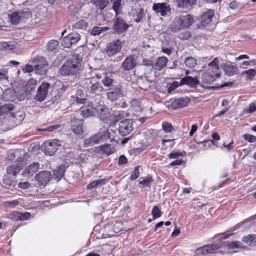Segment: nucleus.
<instances>
[{"label":"nucleus","instance_id":"obj_1","mask_svg":"<svg viewBox=\"0 0 256 256\" xmlns=\"http://www.w3.org/2000/svg\"><path fill=\"white\" fill-rule=\"evenodd\" d=\"M82 62V60L76 55L72 60L64 62L60 68V72L62 76L76 75L80 70Z\"/></svg>","mask_w":256,"mask_h":256},{"label":"nucleus","instance_id":"obj_2","mask_svg":"<svg viewBox=\"0 0 256 256\" xmlns=\"http://www.w3.org/2000/svg\"><path fill=\"white\" fill-rule=\"evenodd\" d=\"M194 22V18L190 14H180L174 18L171 26V30L174 32H178L190 28Z\"/></svg>","mask_w":256,"mask_h":256},{"label":"nucleus","instance_id":"obj_3","mask_svg":"<svg viewBox=\"0 0 256 256\" xmlns=\"http://www.w3.org/2000/svg\"><path fill=\"white\" fill-rule=\"evenodd\" d=\"M111 138V134L108 130H100L98 132L86 139L84 144L86 147L102 143Z\"/></svg>","mask_w":256,"mask_h":256},{"label":"nucleus","instance_id":"obj_4","mask_svg":"<svg viewBox=\"0 0 256 256\" xmlns=\"http://www.w3.org/2000/svg\"><path fill=\"white\" fill-rule=\"evenodd\" d=\"M61 146L60 140L58 139H53L44 142L42 147L45 154L52 156L56 154Z\"/></svg>","mask_w":256,"mask_h":256},{"label":"nucleus","instance_id":"obj_5","mask_svg":"<svg viewBox=\"0 0 256 256\" xmlns=\"http://www.w3.org/2000/svg\"><path fill=\"white\" fill-rule=\"evenodd\" d=\"M84 84L86 90L92 94L100 92L103 89L100 84L94 77L86 78Z\"/></svg>","mask_w":256,"mask_h":256},{"label":"nucleus","instance_id":"obj_6","mask_svg":"<svg viewBox=\"0 0 256 256\" xmlns=\"http://www.w3.org/2000/svg\"><path fill=\"white\" fill-rule=\"evenodd\" d=\"M112 30L114 32L117 34L124 35L127 31L130 26L120 17L116 16L113 20Z\"/></svg>","mask_w":256,"mask_h":256},{"label":"nucleus","instance_id":"obj_7","mask_svg":"<svg viewBox=\"0 0 256 256\" xmlns=\"http://www.w3.org/2000/svg\"><path fill=\"white\" fill-rule=\"evenodd\" d=\"M190 102V99L188 97L179 98L174 100L172 99L167 102V107L171 110L182 108L188 106Z\"/></svg>","mask_w":256,"mask_h":256},{"label":"nucleus","instance_id":"obj_8","mask_svg":"<svg viewBox=\"0 0 256 256\" xmlns=\"http://www.w3.org/2000/svg\"><path fill=\"white\" fill-rule=\"evenodd\" d=\"M119 134L122 136L129 134L133 130V121L130 119H124L118 124V128Z\"/></svg>","mask_w":256,"mask_h":256},{"label":"nucleus","instance_id":"obj_9","mask_svg":"<svg viewBox=\"0 0 256 256\" xmlns=\"http://www.w3.org/2000/svg\"><path fill=\"white\" fill-rule=\"evenodd\" d=\"M122 48V42L120 40H114L108 44L106 49V54L109 57L114 56L120 52Z\"/></svg>","mask_w":256,"mask_h":256},{"label":"nucleus","instance_id":"obj_10","mask_svg":"<svg viewBox=\"0 0 256 256\" xmlns=\"http://www.w3.org/2000/svg\"><path fill=\"white\" fill-rule=\"evenodd\" d=\"M30 12L28 10L24 11L21 10L18 12H14L11 14H9L8 16L12 24H17L20 22L21 19L24 18H28L30 16Z\"/></svg>","mask_w":256,"mask_h":256},{"label":"nucleus","instance_id":"obj_11","mask_svg":"<svg viewBox=\"0 0 256 256\" xmlns=\"http://www.w3.org/2000/svg\"><path fill=\"white\" fill-rule=\"evenodd\" d=\"M24 158L22 156L18 158L14 163L7 166L6 172L14 176H16L22 170Z\"/></svg>","mask_w":256,"mask_h":256},{"label":"nucleus","instance_id":"obj_12","mask_svg":"<svg viewBox=\"0 0 256 256\" xmlns=\"http://www.w3.org/2000/svg\"><path fill=\"white\" fill-rule=\"evenodd\" d=\"M50 84L48 82H42L38 88L36 94L34 99L38 102H42L46 98Z\"/></svg>","mask_w":256,"mask_h":256},{"label":"nucleus","instance_id":"obj_13","mask_svg":"<svg viewBox=\"0 0 256 256\" xmlns=\"http://www.w3.org/2000/svg\"><path fill=\"white\" fill-rule=\"evenodd\" d=\"M152 10L162 16H166L171 13V8L166 3L161 2L154 4Z\"/></svg>","mask_w":256,"mask_h":256},{"label":"nucleus","instance_id":"obj_14","mask_svg":"<svg viewBox=\"0 0 256 256\" xmlns=\"http://www.w3.org/2000/svg\"><path fill=\"white\" fill-rule=\"evenodd\" d=\"M51 178L50 172L46 170L39 172L35 176V180L40 186H46Z\"/></svg>","mask_w":256,"mask_h":256},{"label":"nucleus","instance_id":"obj_15","mask_svg":"<svg viewBox=\"0 0 256 256\" xmlns=\"http://www.w3.org/2000/svg\"><path fill=\"white\" fill-rule=\"evenodd\" d=\"M110 91L106 94L108 98L111 102H114L118 98L122 96V92L120 86H116L110 90Z\"/></svg>","mask_w":256,"mask_h":256},{"label":"nucleus","instance_id":"obj_16","mask_svg":"<svg viewBox=\"0 0 256 256\" xmlns=\"http://www.w3.org/2000/svg\"><path fill=\"white\" fill-rule=\"evenodd\" d=\"M115 150L114 146L108 144H102L96 148L97 152L106 155V156H109L114 154Z\"/></svg>","mask_w":256,"mask_h":256},{"label":"nucleus","instance_id":"obj_17","mask_svg":"<svg viewBox=\"0 0 256 256\" xmlns=\"http://www.w3.org/2000/svg\"><path fill=\"white\" fill-rule=\"evenodd\" d=\"M214 10H209L202 14L200 22L202 26H207L211 22L214 16Z\"/></svg>","mask_w":256,"mask_h":256},{"label":"nucleus","instance_id":"obj_18","mask_svg":"<svg viewBox=\"0 0 256 256\" xmlns=\"http://www.w3.org/2000/svg\"><path fill=\"white\" fill-rule=\"evenodd\" d=\"M83 122L80 120L74 119L71 122V128L74 133L80 135L83 134Z\"/></svg>","mask_w":256,"mask_h":256},{"label":"nucleus","instance_id":"obj_19","mask_svg":"<svg viewBox=\"0 0 256 256\" xmlns=\"http://www.w3.org/2000/svg\"><path fill=\"white\" fill-rule=\"evenodd\" d=\"M223 70L225 74L228 76H231L238 74L239 70L237 66L232 64L231 62L226 63L224 66Z\"/></svg>","mask_w":256,"mask_h":256},{"label":"nucleus","instance_id":"obj_20","mask_svg":"<svg viewBox=\"0 0 256 256\" xmlns=\"http://www.w3.org/2000/svg\"><path fill=\"white\" fill-rule=\"evenodd\" d=\"M219 60L218 58H215L212 62H210L208 64V69H210L212 71V74H210V76L212 79L214 77L219 78L220 75L218 73L219 70Z\"/></svg>","mask_w":256,"mask_h":256},{"label":"nucleus","instance_id":"obj_21","mask_svg":"<svg viewBox=\"0 0 256 256\" xmlns=\"http://www.w3.org/2000/svg\"><path fill=\"white\" fill-rule=\"evenodd\" d=\"M40 168L38 162H33L28 166L23 172V175L26 176H30L36 174Z\"/></svg>","mask_w":256,"mask_h":256},{"label":"nucleus","instance_id":"obj_22","mask_svg":"<svg viewBox=\"0 0 256 256\" xmlns=\"http://www.w3.org/2000/svg\"><path fill=\"white\" fill-rule=\"evenodd\" d=\"M2 182L4 186L6 188H9L10 186L14 187L16 184V180L15 176H12L6 172V174L4 176Z\"/></svg>","mask_w":256,"mask_h":256},{"label":"nucleus","instance_id":"obj_23","mask_svg":"<svg viewBox=\"0 0 256 256\" xmlns=\"http://www.w3.org/2000/svg\"><path fill=\"white\" fill-rule=\"evenodd\" d=\"M180 83L182 84H186L191 88H196L199 82L196 77L192 78L188 76L182 78Z\"/></svg>","mask_w":256,"mask_h":256},{"label":"nucleus","instance_id":"obj_24","mask_svg":"<svg viewBox=\"0 0 256 256\" xmlns=\"http://www.w3.org/2000/svg\"><path fill=\"white\" fill-rule=\"evenodd\" d=\"M168 62V59L166 56H162L158 58L153 66V70H161L166 66Z\"/></svg>","mask_w":256,"mask_h":256},{"label":"nucleus","instance_id":"obj_25","mask_svg":"<svg viewBox=\"0 0 256 256\" xmlns=\"http://www.w3.org/2000/svg\"><path fill=\"white\" fill-rule=\"evenodd\" d=\"M136 62L133 56H129L122 62V67L126 70H132L136 66Z\"/></svg>","mask_w":256,"mask_h":256},{"label":"nucleus","instance_id":"obj_26","mask_svg":"<svg viewBox=\"0 0 256 256\" xmlns=\"http://www.w3.org/2000/svg\"><path fill=\"white\" fill-rule=\"evenodd\" d=\"M67 166L64 164L60 165L56 169L54 170V179L59 181L64 176L65 171Z\"/></svg>","mask_w":256,"mask_h":256},{"label":"nucleus","instance_id":"obj_27","mask_svg":"<svg viewBox=\"0 0 256 256\" xmlns=\"http://www.w3.org/2000/svg\"><path fill=\"white\" fill-rule=\"evenodd\" d=\"M110 180V178L94 180L87 186V188L88 190H92L97 188L99 186H103L108 182Z\"/></svg>","mask_w":256,"mask_h":256},{"label":"nucleus","instance_id":"obj_28","mask_svg":"<svg viewBox=\"0 0 256 256\" xmlns=\"http://www.w3.org/2000/svg\"><path fill=\"white\" fill-rule=\"evenodd\" d=\"M12 216L13 218L15 221H23L30 218V214L28 212H26L24 213L14 212L12 214Z\"/></svg>","mask_w":256,"mask_h":256},{"label":"nucleus","instance_id":"obj_29","mask_svg":"<svg viewBox=\"0 0 256 256\" xmlns=\"http://www.w3.org/2000/svg\"><path fill=\"white\" fill-rule=\"evenodd\" d=\"M238 229L237 226H234L230 229L220 234L218 236H216V238H218V240L221 241L223 240L227 239L229 238V236H232L234 233L233 232L236 230Z\"/></svg>","mask_w":256,"mask_h":256},{"label":"nucleus","instance_id":"obj_30","mask_svg":"<svg viewBox=\"0 0 256 256\" xmlns=\"http://www.w3.org/2000/svg\"><path fill=\"white\" fill-rule=\"evenodd\" d=\"M80 114L84 118L92 116L94 114V109L92 108L82 107L80 109Z\"/></svg>","mask_w":256,"mask_h":256},{"label":"nucleus","instance_id":"obj_31","mask_svg":"<svg viewBox=\"0 0 256 256\" xmlns=\"http://www.w3.org/2000/svg\"><path fill=\"white\" fill-rule=\"evenodd\" d=\"M226 246L228 250L243 248L244 246L240 241L226 242Z\"/></svg>","mask_w":256,"mask_h":256},{"label":"nucleus","instance_id":"obj_32","mask_svg":"<svg viewBox=\"0 0 256 256\" xmlns=\"http://www.w3.org/2000/svg\"><path fill=\"white\" fill-rule=\"evenodd\" d=\"M14 105L12 104H6L0 106V116H4L13 110Z\"/></svg>","mask_w":256,"mask_h":256},{"label":"nucleus","instance_id":"obj_33","mask_svg":"<svg viewBox=\"0 0 256 256\" xmlns=\"http://www.w3.org/2000/svg\"><path fill=\"white\" fill-rule=\"evenodd\" d=\"M88 26V22L84 20H80L72 25V29L86 30Z\"/></svg>","mask_w":256,"mask_h":256},{"label":"nucleus","instance_id":"obj_34","mask_svg":"<svg viewBox=\"0 0 256 256\" xmlns=\"http://www.w3.org/2000/svg\"><path fill=\"white\" fill-rule=\"evenodd\" d=\"M196 0H176L178 7L187 8L194 5Z\"/></svg>","mask_w":256,"mask_h":256},{"label":"nucleus","instance_id":"obj_35","mask_svg":"<svg viewBox=\"0 0 256 256\" xmlns=\"http://www.w3.org/2000/svg\"><path fill=\"white\" fill-rule=\"evenodd\" d=\"M8 70L6 68H0V82L4 84L8 83Z\"/></svg>","mask_w":256,"mask_h":256},{"label":"nucleus","instance_id":"obj_36","mask_svg":"<svg viewBox=\"0 0 256 256\" xmlns=\"http://www.w3.org/2000/svg\"><path fill=\"white\" fill-rule=\"evenodd\" d=\"M242 241L244 243L251 246L256 242V234H250L244 236L242 238Z\"/></svg>","mask_w":256,"mask_h":256},{"label":"nucleus","instance_id":"obj_37","mask_svg":"<svg viewBox=\"0 0 256 256\" xmlns=\"http://www.w3.org/2000/svg\"><path fill=\"white\" fill-rule=\"evenodd\" d=\"M103 85L106 88H110L114 86V80L111 76L106 74L102 80Z\"/></svg>","mask_w":256,"mask_h":256},{"label":"nucleus","instance_id":"obj_38","mask_svg":"<svg viewBox=\"0 0 256 256\" xmlns=\"http://www.w3.org/2000/svg\"><path fill=\"white\" fill-rule=\"evenodd\" d=\"M14 92L10 90H6L2 95V98L4 101H12L14 98Z\"/></svg>","mask_w":256,"mask_h":256},{"label":"nucleus","instance_id":"obj_39","mask_svg":"<svg viewBox=\"0 0 256 256\" xmlns=\"http://www.w3.org/2000/svg\"><path fill=\"white\" fill-rule=\"evenodd\" d=\"M195 253L198 256L205 255L209 254H212L208 244L205 245L196 249Z\"/></svg>","mask_w":256,"mask_h":256},{"label":"nucleus","instance_id":"obj_40","mask_svg":"<svg viewBox=\"0 0 256 256\" xmlns=\"http://www.w3.org/2000/svg\"><path fill=\"white\" fill-rule=\"evenodd\" d=\"M122 0H114L113 2L112 8L116 13V17L121 13L122 6L121 4Z\"/></svg>","mask_w":256,"mask_h":256},{"label":"nucleus","instance_id":"obj_41","mask_svg":"<svg viewBox=\"0 0 256 256\" xmlns=\"http://www.w3.org/2000/svg\"><path fill=\"white\" fill-rule=\"evenodd\" d=\"M140 179L142 180L139 182V184L142 185L144 188H150V184L153 182L151 176H149L146 177H142Z\"/></svg>","mask_w":256,"mask_h":256},{"label":"nucleus","instance_id":"obj_42","mask_svg":"<svg viewBox=\"0 0 256 256\" xmlns=\"http://www.w3.org/2000/svg\"><path fill=\"white\" fill-rule=\"evenodd\" d=\"M96 7L100 10H103L109 3L108 0H94Z\"/></svg>","mask_w":256,"mask_h":256},{"label":"nucleus","instance_id":"obj_43","mask_svg":"<svg viewBox=\"0 0 256 256\" xmlns=\"http://www.w3.org/2000/svg\"><path fill=\"white\" fill-rule=\"evenodd\" d=\"M47 66V64H38L34 66V69L37 73L42 75L46 74Z\"/></svg>","mask_w":256,"mask_h":256},{"label":"nucleus","instance_id":"obj_44","mask_svg":"<svg viewBox=\"0 0 256 256\" xmlns=\"http://www.w3.org/2000/svg\"><path fill=\"white\" fill-rule=\"evenodd\" d=\"M72 45H75L80 39V34L77 32H72L68 34Z\"/></svg>","mask_w":256,"mask_h":256},{"label":"nucleus","instance_id":"obj_45","mask_svg":"<svg viewBox=\"0 0 256 256\" xmlns=\"http://www.w3.org/2000/svg\"><path fill=\"white\" fill-rule=\"evenodd\" d=\"M58 45V42L56 40H52L47 44V49L49 52H54L56 50Z\"/></svg>","mask_w":256,"mask_h":256},{"label":"nucleus","instance_id":"obj_46","mask_svg":"<svg viewBox=\"0 0 256 256\" xmlns=\"http://www.w3.org/2000/svg\"><path fill=\"white\" fill-rule=\"evenodd\" d=\"M162 129L166 133H170L174 130V128L172 125L166 121L162 123Z\"/></svg>","mask_w":256,"mask_h":256},{"label":"nucleus","instance_id":"obj_47","mask_svg":"<svg viewBox=\"0 0 256 256\" xmlns=\"http://www.w3.org/2000/svg\"><path fill=\"white\" fill-rule=\"evenodd\" d=\"M151 214L154 220L160 218L162 216V212L157 206L152 207Z\"/></svg>","mask_w":256,"mask_h":256},{"label":"nucleus","instance_id":"obj_48","mask_svg":"<svg viewBox=\"0 0 256 256\" xmlns=\"http://www.w3.org/2000/svg\"><path fill=\"white\" fill-rule=\"evenodd\" d=\"M14 46L10 42H0V49L5 51H8L14 48Z\"/></svg>","mask_w":256,"mask_h":256},{"label":"nucleus","instance_id":"obj_49","mask_svg":"<svg viewBox=\"0 0 256 256\" xmlns=\"http://www.w3.org/2000/svg\"><path fill=\"white\" fill-rule=\"evenodd\" d=\"M184 63L186 66L192 68L196 64V61L195 58L192 57H188L185 59Z\"/></svg>","mask_w":256,"mask_h":256},{"label":"nucleus","instance_id":"obj_50","mask_svg":"<svg viewBox=\"0 0 256 256\" xmlns=\"http://www.w3.org/2000/svg\"><path fill=\"white\" fill-rule=\"evenodd\" d=\"M114 115L116 120H120L128 116V114L122 110H116L114 112Z\"/></svg>","mask_w":256,"mask_h":256},{"label":"nucleus","instance_id":"obj_51","mask_svg":"<svg viewBox=\"0 0 256 256\" xmlns=\"http://www.w3.org/2000/svg\"><path fill=\"white\" fill-rule=\"evenodd\" d=\"M208 246L212 254L216 253L222 248V244L220 243H212Z\"/></svg>","mask_w":256,"mask_h":256},{"label":"nucleus","instance_id":"obj_52","mask_svg":"<svg viewBox=\"0 0 256 256\" xmlns=\"http://www.w3.org/2000/svg\"><path fill=\"white\" fill-rule=\"evenodd\" d=\"M184 153H185L184 152H178V151H172L171 152L170 154L168 155V156L170 159H176L178 158L179 157L183 156Z\"/></svg>","mask_w":256,"mask_h":256},{"label":"nucleus","instance_id":"obj_53","mask_svg":"<svg viewBox=\"0 0 256 256\" xmlns=\"http://www.w3.org/2000/svg\"><path fill=\"white\" fill-rule=\"evenodd\" d=\"M242 74H246L247 78L252 80L256 75V70L254 69H250L243 72Z\"/></svg>","mask_w":256,"mask_h":256},{"label":"nucleus","instance_id":"obj_54","mask_svg":"<svg viewBox=\"0 0 256 256\" xmlns=\"http://www.w3.org/2000/svg\"><path fill=\"white\" fill-rule=\"evenodd\" d=\"M62 44L64 48H70L72 47V45L68 34L63 38Z\"/></svg>","mask_w":256,"mask_h":256},{"label":"nucleus","instance_id":"obj_55","mask_svg":"<svg viewBox=\"0 0 256 256\" xmlns=\"http://www.w3.org/2000/svg\"><path fill=\"white\" fill-rule=\"evenodd\" d=\"M139 166L134 168V172L132 173L130 176V179L132 180H134L138 178L140 176Z\"/></svg>","mask_w":256,"mask_h":256},{"label":"nucleus","instance_id":"obj_56","mask_svg":"<svg viewBox=\"0 0 256 256\" xmlns=\"http://www.w3.org/2000/svg\"><path fill=\"white\" fill-rule=\"evenodd\" d=\"M243 138L249 142H256V136L250 134H244L242 136Z\"/></svg>","mask_w":256,"mask_h":256},{"label":"nucleus","instance_id":"obj_57","mask_svg":"<svg viewBox=\"0 0 256 256\" xmlns=\"http://www.w3.org/2000/svg\"><path fill=\"white\" fill-rule=\"evenodd\" d=\"M108 110V109L105 106H100L96 110L97 113L100 116H105L107 114Z\"/></svg>","mask_w":256,"mask_h":256},{"label":"nucleus","instance_id":"obj_58","mask_svg":"<svg viewBox=\"0 0 256 256\" xmlns=\"http://www.w3.org/2000/svg\"><path fill=\"white\" fill-rule=\"evenodd\" d=\"M128 163V158L126 157L124 155H120L118 158V166H123Z\"/></svg>","mask_w":256,"mask_h":256},{"label":"nucleus","instance_id":"obj_59","mask_svg":"<svg viewBox=\"0 0 256 256\" xmlns=\"http://www.w3.org/2000/svg\"><path fill=\"white\" fill-rule=\"evenodd\" d=\"M144 16V10L142 8H141L140 10V12L136 14V18H135L134 21L136 23L140 22L143 18Z\"/></svg>","mask_w":256,"mask_h":256},{"label":"nucleus","instance_id":"obj_60","mask_svg":"<svg viewBox=\"0 0 256 256\" xmlns=\"http://www.w3.org/2000/svg\"><path fill=\"white\" fill-rule=\"evenodd\" d=\"M198 144H202L203 147L205 148H210L212 144L213 141L212 140H204L203 142H200L198 143Z\"/></svg>","mask_w":256,"mask_h":256},{"label":"nucleus","instance_id":"obj_61","mask_svg":"<svg viewBox=\"0 0 256 256\" xmlns=\"http://www.w3.org/2000/svg\"><path fill=\"white\" fill-rule=\"evenodd\" d=\"M60 124H56L54 125L50 126L45 129H43L42 130L51 132H53L54 130L58 128H60Z\"/></svg>","mask_w":256,"mask_h":256},{"label":"nucleus","instance_id":"obj_62","mask_svg":"<svg viewBox=\"0 0 256 256\" xmlns=\"http://www.w3.org/2000/svg\"><path fill=\"white\" fill-rule=\"evenodd\" d=\"M101 28L99 26H94L91 30V34L92 36H97L101 34Z\"/></svg>","mask_w":256,"mask_h":256},{"label":"nucleus","instance_id":"obj_63","mask_svg":"<svg viewBox=\"0 0 256 256\" xmlns=\"http://www.w3.org/2000/svg\"><path fill=\"white\" fill-rule=\"evenodd\" d=\"M182 162H183V160L182 158L176 159V160L171 162L169 166L172 167L178 166H180L182 164Z\"/></svg>","mask_w":256,"mask_h":256},{"label":"nucleus","instance_id":"obj_64","mask_svg":"<svg viewBox=\"0 0 256 256\" xmlns=\"http://www.w3.org/2000/svg\"><path fill=\"white\" fill-rule=\"evenodd\" d=\"M256 111V102H252L249 104L248 113L252 114Z\"/></svg>","mask_w":256,"mask_h":256}]
</instances>
